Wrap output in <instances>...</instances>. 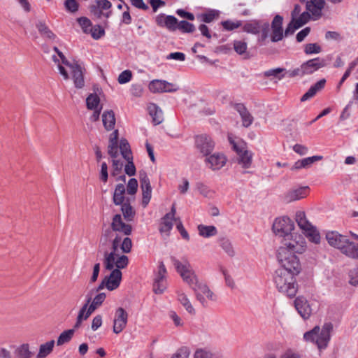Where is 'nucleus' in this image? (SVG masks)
<instances>
[{"label":"nucleus","instance_id":"obj_50","mask_svg":"<svg viewBox=\"0 0 358 358\" xmlns=\"http://www.w3.org/2000/svg\"><path fill=\"white\" fill-rule=\"evenodd\" d=\"M120 150L121 151L122 157L125 159H133L131 152L130 150V146L127 140L122 139L120 141Z\"/></svg>","mask_w":358,"mask_h":358},{"label":"nucleus","instance_id":"obj_34","mask_svg":"<svg viewBox=\"0 0 358 358\" xmlns=\"http://www.w3.org/2000/svg\"><path fill=\"white\" fill-rule=\"evenodd\" d=\"M148 110L155 124H159L163 122V112L157 104L153 103H150L148 106Z\"/></svg>","mask_w":358,"mask_h":358},{"label":"nucleus","instance_id":"obj_4","mask_svg":"<svg viewBox=\"0 0 358 358\" xmlns=\"http://www.w3.org/2000/svg\"><path fill=\"white\" fill-rule=\"evenodd\" d=\"M332 328L331 323H325L321 329L316 326L312 330L306 332L303 338L306 341L315 343L320 350L324 349L330 340Z\"/></svg>","mask_w":358,"mask_h":358},{"label":"nucleus","instance_id":"obj_46","mask_svg":"<svg viewBox=\"0 0 358 358\" xmlns=\"http://www.w3.org/2000/svg\"><path fill=\"white\" fill-rule=\"evenodd\" d=\"M74 331H75L73 329H68V330L63 331L59 336V337L57 340V345L59 346V345H62L64 343L69 342L71 340V338L74 334Z\"/></svg>","mask_w":358,"mask_h":358},{"label":"nucleus","instance_id":"obj_1","mask_svg":"<svg viewBox=\"0 0 358 358\" xmlns=\"http://www.w3.org/2000/svg\"><path fill=\"white\" fill-rule=\"evenodd\" d=\"M132 248V241L130 238H122L116 234L111 241L110 251L103 253V265L106 269L119 270L126 268L129 264L128 257L123 253H129Z\"/></svg>","mask_w":358,"mask_h":358},{"label":"nucleus","instance_id":"obj_23","mask_svg":"<svg viewBox=\"0 0 358 358\" xmlns=\"http://www.w3.org/2000/svg\"><path fill=\"white\" fill-rule=\"evenodd\" d=\"M140 180L142 189V205L145 208L149 203L152 196V187L150 179L145 173H140Z\"/></svg>","mask_w":358,"mask_h":358},{"label":"nucleus","instance_id":"obj_38","mask_svg":"<svg viewBox=\"0 0 358 358\" xmlns=\"http://www.w3.org/2000/svg\"><path fill=\"white\" fill-rule=\"evenodd\" d=\"M260 23H261V21H259V20H251V21L248 22L243 24V31L248 33V34H255V35L259 34L260 32V29H261Z\"/></svg>","mask_w":358,"mask_h":358},{"label":"nucleus","instance_id":"obj_39","mask_svg":"<svg viewBox=\"0 0 358 358\" xmlns=\"http://www.w3.org/2000/svg\"><path fill=\"white\" fill-rule=\"evenodd\" d=\"M55 343V341L51 340L43 344H41L39 347V350L36 355V358H45L53 350Z\"/></svg>","mask_w":358,"mask_h":358},{"label":"nucleus","instance_id":"obj_31","mask_svg":"<svg viewBox=\"0 0 358 358\" xmlns=\"http://www.w3.org/2000/svg\"><path fill=\"white\" fill-rule=\"evenodd\" d=\"M234 108L239 113L241 117L243 126L245 127L250 126L253 122V117L247 110L245 106L243 103H236L234 106Z\"/></svg>","mask_w":358,"mask_h":358},{"label":"nucleus","instance_id":"obj_54","mask_svg":"<svg viewBox=\"0 0 358 358\" xmlns=\"http://www.w3.org/2000/svg\"><path fill=\"white\" fill-rule=\"evenodd\" d=\"M322 52L321 46L317 43H308L304 46V52L309 55L318 54Z\"/></svg>","mask_w":358,"mask_h":358},{"label":"nucleus","instance_id":"obj_17","mask_svg":"<svg viewBox=\"0 0 358 358\" xmlns=\"http://www.w3.org/2000/svg\"><path fill=\"white\" fill-rule=\"evenodd\" d=\"M196 149L203 155H208L214 149L215 143L210 136L202 134L197 136L195 138Z\"/></svg>","mask_w":358,"mask_h":358},{"label":"nucleus","instance_id":"obj_44","mask_svg":"<svg viewBox=\"0 0 358 358\" xmlns=\"http://www.w3.org/2000/svg\"><path fill=\"white\" fill-rule=\"evenodd\" d=\"M121 210L124 220L128 222L132 221L135 215V211L133 210L131 206L127 203H124L121 204Z\"/></svg>","mask_w":358,"mask_h":358},{"label":"nucleus","instance_id":"obj_56","mask_svg":"<svg viewBox=\"0 0 358 358\" xmlns=\"http://www.w3.org/2000/svg\"><path fill=\"white\" fill-rule=\"evenodd\" d=\"M106 294L99 293L92 300L90 306L91 310L94 311L98 307H99L106 299Z\"/></svg>","mask_w":358,"mask_h":358},{"label":"nucleus","instance_id":"obj_49","mask_svg":"<svg viewBox=\"0 0 358 358\" xmlns=\"http://www.w3.org/2000/svg\"><path fill=\"white\" fill-rule=\"evenodd\" d=\"M223 29L226 31H233L243 25L241 20H224L221 22Z\"/></svg>","mask_w":358,"mask_h":358},{"label":"nucleus","instance_id":"obj_40","mask_svg":"<svg viewBox=\"0 0 358 358\" xmlns=\"http://www.w3.org/2000/svg\"><path fill=\"white\" fill-rule=\"evenodd\" d=\"M218 15L219 12L217 10H209L206 13L198 14L196 18L200 22L210 23L218 17Z\"/></svg>","mask_w":358,"mask_h":358},{"label":"nucleus","instance_id":"obj_37","mask_svg":"<svg viewBox=\"0 0 358 358\" xmlns=\"http://www.w3.org/2000/svg\"><path fill=\"white\" fill-rule=\"evenodd\" d=\"M102 122L106 130H112L115 124V117L113 111L108 110L103 112Z\"/></svg>","mask_w":358,"mask_h":358},{"label":"nucleus","instance_id":"obj_27","mask_svg":"<svg viewBox=\"0 0 358 358\" xmlns=\"http://www.w3.org/2000/svg\"><path fill=\"white\" fill-rule=\"evenodd\" d=\"M111 273L109 276L105 278L106 287L108 290H114L117 289L122 280V273L121 270L118 268L110 270Z\"/></svg>","mask_w":358,"mask_h":358},{"label":"nucleus","instance_id":"obj_29","mask_svg":"<svg viewBox=\"0 0 358 358\" xmlns=\"http://www.w3.org/2000/svg\"><path fill=\"white\" fill-rule=\"evenodd\" d=\"M90 301L91 297H88L86 300V303L80 309L76 318V324L74 325L75 329L79 328L82 322L86 320L94 312L92 310H91V308L89 306Z\"/></svg>","mask_w":358,"mask_h":358},{"label":"nucleus","instance_id":"obj_30","mask_svg":"<svg viewBox=\"0 0 358 358\" xmlns=\"http://www.w3.org/2000/svg\"><path fill=\"white\" fill-rule=\"evenodd\" d=\"M341 252L350 259H358V243L348 238Z\"/></svg>","mask_w":358,"mask_h":358},{"label":"nucleus","instance_id":"obj_19","mask_svg":"<svg viewBox=\"0 0 358 358\" xmlns=\"http://www.w3.org/2000/svg\"><path fill=\"white\" fill-rule=\"evenodd\" d=\"M176 213V208L173 204L171 207V211L166 213L161 220L159 230L162 234H165L166 236L169 235V232L173 227V221L176 220V218L175 217Z\"/></svg>","mask_w":358,"mask_h":358},{"label":"nucleus","instance_id":"obj_63","mask_svg":"<svg viewBox=\"0 0 358 358\" xmlns=\"http://www.w3.org/2000/svg\"><path fill=\"white\" fill-rule=\"evenodd\" d=\"M131 72L129 70H125L119 75L117 80L120 84H125L131 80Z\"/></svg>","mask_w":358,"mask_h":358},{"label":"nucleus","instance_id":"obj_36","mask_svg":"<svg viewBox=\"0 0 358 358\" xmlns=\"http://www.w3.org/2000/svg\"><path fill=\"white\" fill-rule=\"evenodd\" d=\"M125 187L123 184H117L115 187L113 200L115 205L119 206L124 203Z\"/></svg>","mask_w":358,"mask_h":358},{"label":"nucleus","instance_id":"obj_64","mask_svg":"<svg viewBox=\"0 0 358 358\" xmlns=\"http://www.w3.org/2000/svg\"><path fill=\"white\" fill-rule=\"evenodd\" d=\"M168 315L169 318L173 322L176 327H182L184 325L182 320L174 310L169 311Z\"/></svg>","mask_w":358,"mask_h":358},{"label":"nucleus","instance_id":"obj_58","mask_svg":"<svg viewBox=\"0 0 358 358\" xmlns=\"http://www.w3.org/2000/svg\"><path fill=\"white\" fill-rule=\"evenodd\" d=\"M64 6L65 9L70 13H76L79 8V4L76 0H65Z\"/></svg>","mask_w":358,"mask_h":358},{"label":"nucleus","instance_id":"obj_16","mask_svg":"<svg viewBox=\"0 0 358 358\" xmlns=\"http://www.w3.org/2000/svg\"><path fill=\"white\" fill-rule=\"evenodd\" d=\"M308 193V186L295 187L287 191L282 198L284 202L291 203L306 197Z\"/></svg>","mask_w":358,"mask_h":358},{"label":"nucleus","instance_id":"obj_47","mask_svg":"<svg viewBox=\"0 0 358 358\" xmlns=\"http://www.w3.org/2000/svg\"><path fill=\"white\" fill-rule=\"evenodd\" d=\"M100 99L96 94H91L86 99L87 107L90 110L101 108L99 107Z\"/></svg>","mask_w":358,"mask_h":358},{"label":"nucleus","instance_id":"obj_7","mask_svg":"<svg viewBox=\"0 0 358 358\" xmlns=\"http://www.w3.org/2000/svg\"><path fill=\"white\" fill-rule=\"evenodd\" d=\"M326 66L325 59L321 57H316L303 62L299 67L293 70H289L287 73L289 78L303 77L306 75H310L320 69Z\"/></svg>","mask_w":358,"mask_h":358},{"label":"nucleus","instance_id":"obj_52","mask_svg":"<svg viewBox=\"0 0 358 358\" xmlns=\"http://www.w3.org/2000/svg\"><path fill=\"white\" fill-rule=\"evenodd\" d=\"M53 50L55 52V54H53L52 55V60L55 62V63L58 64L59 71L61 73V75H62L64 79H65V80L69 79V74H68L67 71H66L64 67L60 64V61L62 62V59H61L60 56L59 55L58 52L57 51H55V48H53Z\"/></svg>","mask_w":358,"mask_h":358},{"label":"nucleus","instance_id":"obj_42","mask_svg":"<svg viewBox=\"0 0 358 358\" xmlns=\"http://www.w3.org/2000/svg\"><path fill=\"white\" fill-rule=\"evenodd\" d=\"M176 24V31L179 30L183 34L193 33L195 31V26L186 20L178 21L177 20Z\"/></svg>","mask_w":358,"mask_h":358},{"label":"nucleus","instance_id":"obj_18","mask_svg":"<svg viewBox=\"0 0 358 358\" xmlns=\"http://www.w3.org/2000/svg\"><path fill=\"white\" fill-rule=\"evenodd\" d=\"M149 90L153 93L173 92L178 90L174 84L163 80H154L148 85Z\"/></svg>","mask_w":358,"mask_h":358},{"label":"nucleus","instance_id":"obj_48","mask_svg":"<svg viewBox=\"0 0 358 358\" xmlns=\"http://www.w3.org/2000/svg\"><path fill=\"white\" fill-rule=\"evenodd\" d=\"M36 27L39 31V33L43 36L50 39H54L55 38V35L52 33V31L45 25V23L42 22H38L36 24Z\"/></svg>","mask_w":358,"mask_h":358},{"label":"nucleus","instance_id":"obj_20","mask_svg":"<svg viewBox=\"0 0 358 358\" xmlns=\"http://www.w3.org/2000/svg\"><path fill=\"white\" fill-rule=\"evenodd\" d=\"M283 17L280 15H276L271 22V41L272 42H278L283 38L284 32L282 29Z\"/></svg>","mask_w":358,"mask_h":358},{"label":"nucleus","instance_id":"obj_24","mask_svg":"<svg viewBox=\"0 0 358 358\" xmlns=\"http://www.w3.org/2000/svg\"><path fill=\"white\" fill-rule=\"evenodd\" d=\"M111 229L115 232L122 233L124 236L130 235L132 231L131 226L124 223L120 214L114 215L111 222Z\"/></svg>","mask_w":358,"mask_h":358},{"label":"nucleus","instance_id":"obj_14","mask_svg":"<svg viewBox=\"0 0 358 358\" xmlns=\"http://www.w3.org/2000/svg\"><path fill=\"white\" fill-rule=\"evenodd\" d=\"M167 271L163 262H160L153 283V292L156 294H162L167 288Z\"/></svg>","mask_w":358,"mask_h":358},{"label":"nucleus","instance_id":"obj_21","mask_svg":"<svg viewBox=\"0 0 358 358\" xmlns=\"http://www.w3.org/2000/svg\"><path fill=\"white\" fill-rule=\"evenodd\" d=\"M348 237L341 234L336 231H329L326 233V239L329 245L338 249L340 252L341 248L345 244Z\"/></svg>","mask_w":358,"mask_h":358},{"label":"nucleus","instance_id":"obj_61","mask_svg":"<svg viewBox=\"0 0 358 358\" xmlns=\"http://www.w3.org/2000/svg\"><path fill=\"white\" fill-rule=\"evenodd\" d=\"M138 189V181L136 178H131L129 180L127 185V192L128 194L134 195L136 193Z\"/></svg>","mask_w":358,"mask_h":358},{"label":"nucleus","instance_id":"obj_22","mask_svg":"<svg viewBox=\"0 0 358 358\" xmlns=\"http://www.w3.org/2000/svg\"><path fill=\"white\" fill-rule=\"evenodd\" d=\"M176 22L177 18L173 15L160 13L155 17V22L159 27L166 28L171 32L176 31Z\"/></svg>","mask_w":358,"mask_h":358},{"label":"nucleus","instance_id":"obj_13","mask_svg":"<svg viewBox=\"0 0 358 358\" xmlns=\"http://www.w3.org/2000/svg\"><path fill=\"white\" fill-rule=\"evenodd\" d=\"M111 6L112 4L108 0H94L89 9L92 15L98 19L102 17L108 18L111 15Z\"/></svg>","mask_w":358,"mask_h":358},{"label":"nucleus","instance_id":"obj_9","mask_svg":"<svg viewBox=\"0 0 358 358\" xmlns=\"http://www.w3.org/2000/svg\"><path fill=\"white\" fill-rule=\"evenodd\" d=\"M296 222L299 227L303 231L306 236L314 243H319L320 235L317 229L307 220L303 211H298L296 213Z\"/></svg>","mask_w":358,"mask_h":358},{"label":"nucleus","instance_id":"obj_11","mask_svg":"<svg viewBox=\"0 0 358 358\" xmlns=\"http://www.w3.org/2000/svg\"><path fill=\"white\" fill-rule=\"evenodd\" d=\"M62 59V63L69 66L72 73V78L75 87L82 88L85 85L83 69L77 62L70 63L57 48H55Z\"/></svg>","mask_w":358,"mask_h":358},{"label":"nucleus","instance_id":"obj_43","mask_svg":"<svg viewBox=\"0 0 358 358\" xmlns=\"http://www.w3.org/2000/svg\"><path fill=\"white\" fill-rule=\"evenodd\" d=\"M15 354L18 358H31L33 355L29 350V345L24 343L20 345L15 350Z\"/></svg>","mask_w":358,"mask_h":358},{"label":"nucleus","instance_id":"obj_12","mask_svg":"<svg viewBox=\"0 0 358 358\" xmlns=\"http://www.w3.org/2000/svg\"><path fill=\"white\" fill-rule=\"evenodd\" d=\"M294 225L292 220L287 217H277L272 226L273 233L280 237H286L294 230Z\"/></svg>","mask_w":358,"mask_h":358},{"label":"nucleus","instance_id":"obj_25","mask_svg":"<svg viewBox=\"0 0 358 358\" xmlns=\"http://www.w3.org/2000/svg\"><path fill=\"white\" fill-rule=\"evenodd\" d=\"M234 150L238 155V162L244 169H248L252 164V154L244 150V148L236 145L235 143L231 142Z\"/></svg>","mask_w":358,"mask_h":358},{"label":"nucleus","instance_id":"obj_15","mask_svg":"<svg viewBox=\"0 0 358 358\" xmlns=\"http://www.w3.org/2000/svg\"><path fill=\"white\" fill-rule=\"evenodd\" d=\"M128 318L129 314L122 307L115 310L113 320V331L115 334H119L126 328Z\"/></svg>","mask_w":358,"mask_h":358},{"label":"nucleus","instance_id":"obj_57","mask_svg":"<svg viewBox=\"0 0 358 358\" xmlns=\"http://www.w3.org/2000/svg\"><path fill=\"white\" fill-rule=\"evenodd\" d=\"M213 354L208 348H199L194 354V358H213Z\"/></svg>","mask_w":358,"mask_h":358},{"label":"nucleus","instance_id":"obj_41","mask_svg":"<svg viewBox=\"0 0 358 358\" xmlns=\"http://www.w3.org/2000/svg\"><path fill=\"white\" fill-rule=\"evenodd\" d=\"M287 71H286V69L284 68L271 69L264 71V76L267 78L273 77L278 80H282L285 77L286 75H287Z\"/></svg>","mask_w":358,"mask_h":358},{"label":"nucleus","instance_id":"obj_3","mask_svg":"<svg viewBox=\"0 0 358 358\" xmlns=\"http://www.w3.org/2000/svg\"><path fill=\"white\" fill-rule=\"evenodd\" d=\"M296 254V252H289L285 248L278 249L277 259L280 265L278 269H284L295 275L299 274L301 271V265Z\"/></svg>","mask_w":358,"mask_h":358},{"label":"nucleus","instance_id":"obj_33","mask_svg":"<svg viewBox=\"0 0 358 358\" xmlns=\"http://www.w3.org/2000/svg\"><path fill=\"white\" fill-rule=\"evenodd\" d=\"M326 83L325 79H321L312 85L309 90L301 97V101L304 102L313 98L317 92L322 90Z\"/></svg>","mask_w":358,"mask_h":358},{"label":"nucleus","instance_id":"obj_62","mask_svg":"<svg viewBox=\"0 0 358 358\" xmlns=\"http://www.w3.org/2000/svg\"><path fill=\"white\" fill-rule=\"evenodd\" d=\"M234 50L239 55L245 53L248 48V45L245 42L242 41H234Z\"/></svg>","mask_w":358,"mask_h":358},{"label":"nucleus","instance_id":"obj_2","mask_svg":"<svg viewBox=\"0 0 358 358\" xmlns=\"http://www.w3.org/2000/svg\"><path fill=\"white\" fill-rule=\"evenodd\" d=\"M296 275L284 269H276L273 276V280L278 291L287 297H294L298 292Z\"/></svg>","mask_w":358,"mask_h":358},{"label":"nucleus","instance_id":"obj_28","mask_svg":"<svg viewBox=\"0 0 358 358\" xmlns=\"http://www.w3.org/2000/svg\"><path fill=\"white\" fill-rule=\"evenodd\" d=\"M294 306L299 314L303 318L308 319L311 314V308L308 301L303 296H298L294 300Z\"/></svg>","mask_w":358,"mask_h":358},{"label":"nucleus","instance_id":"obj_51","mask_svg":"<svg viewBox=\"0 0 358 358\" xmlns=\"http://www.w3.org/2000/svg\"><path fill=\"white\" fill-rule=\"evenodd\" d=\"M260 35L258 38V41L259 43L264 42L266 38L268 37L269 33H270V24L268 22H262L260 23Z\"/></svg>","mask_w":358,"mask_h":358},{"label":"nucleus","instance_id":"obj_59","mask_svg":"<svg viewBox=\"0 0 358 358\" xmlns=\"http://www.w3.org/2000/svg\"><path fill=\"white\" fill-rule=\"evenodd\" d=\"M113 229H106L100 238V250H101V247L106 245L108 242L110 241V238L113 236Z\"/></svg>","mask_w":358,"mask_h":358},{"label":"nucleus","instance_id":"obj_53","mask_svg":"<svg viewBox=\"0 0 358 358\" xmlns=\"http://www.w3.org/2000/svg\"><path fill=\"white\" fill-rule=\"evenodd\" d=\"M77 21L82 28L83 31L85 34H90L92 27L90 20L86 17H80L78 18Z\"/></svg>","mask_w":358,"mask_h":358},{"label":"nucleus","instance_id":"obj_45","mask_svg":"<svg viewBox=\"0 0 358 358\" xmlns=\"http://www.w3.org/2000/svg\"><path fill=\"white\" fill-rule=\"evenodd\" d=\"M220 247L229 256L234 257L235 251L234 250L231 242L226 238H222L219 241Z\"/></svg>","mask_w":358,"mask_h":358},{"label":"nucleus","instance_id":"obj_32","mask_svg":"<svg viewBox=\"0 0 358 358\" xmlns=\"http://www.w3.org/2000/svg\"><path fill=\"white\" fill-rule=\"evenodd\" d=\"M322 159V156H312L303 158L302 159L297 160L294 162V165L291 168V170H299L301 169H308L310 168L315 162Z\"/></svg>","mask_w":358,"mask_h":358},{"label":"nucleus","instance_id":"obj_10","mask_svg":"<svg viewBox=\"0 0 358 358\" xmlns=\"http://www.w3.org/2000/svg\"><path fill=\"white\" fill-rule=\"evenodd\" d=\"M192 289L195 294L196 300L203 307L208 306V301L215 302L217 300V295L203 281H200Z\"/></svg>","mask_w":358,"mask_h":358},{"label":"nucleus","instance_id":"obj_55","mask_svg":"<svg viewBox=\"0 0 358 358\" xmlns=\"http://www.w3.org/2000/svg\"><path fill=\"white\" fill-rule=\"evenodd\" d=\"M196 189L199 192L205 197L210 198L213 196L214 192L207 185L202 182L196 183Z\"/></svg>","mask_w":358,"mask_h":358},{"label":"nucleus","instance_id":"obj_6","mask_svg":"<svg viewBox=\"0 0 358 358\" xmlns=\"http://www.w3.org/2000/svg\"><path fill=\"white\" fill-rule=\"evenodd\" d=\"M324 0H308L306 1V9L308 11L303 12L292 20L296 24V27H301L310 20V13L313 15V20H317L322 16V10L324 6Z\"/></svg>","mask_w":358,"mask_h":358},{"label":"nucleus","instance_id":"obj_35","mask_svg":"<svg viewBox=\"0 0 358 358\" xmlns=\"http://www.w3.org/2000/svg\"><path fill=\"white\" fill-rule=\"evenodd\" d=\"M199 235L203 238H210L217 234V229L213 225L199 224L197 227Z\"/></svg>","mask_w":358,"mask_h":358},{"label":"nucleus","instance_id":"obj_60","mask_svg":"<svg viewBox=\"0 0 358 358\" xmlns=\"http://www.w3.org/2000/svg\"><path fill=\"white\" fill-rule=\"evenodd\" d=\"M90 34L94 39L97 40L105 34V31L101 26L95 25L92 27V31H90Z\"/></svg>","mask_w":358,"mask_h":358},{"label":"nucleus","instance_id":"obj_26","mask_svg":"<svg viewBox=\"0 0 358 358\" xmlns=\"http://www.w3.org/2000/svg\"><path fill=\"white\" fill-rule=\"evenodd\" d=\"M205 162L210 169L215 171L220 169L225 165L227 157L222 153L215 152L208 157Z\"/></svg>","mask_w":358,"mask_h":358},{"label":"nucleus","instance_id":"obj_8","mask_svg":"<svg viewBox=\"0 0 358 358\" xmlns=\"http://www.w3.org/2000/svg\"><path fill=\"white\" fill-rule=\"evenodd\" d=\"M282 248L289 250V252L302 254L306 249V241L301 234L292 232L283 238L282 245L278 249Z\"/></svg>","mask_w":358,"mask_h":358},{"label":"nucleus","instance_id":"obj_5","mask_svg":"<svg viewBox=\"0 0 358 358\" xmlns=\"http://www.w3.org/2000/svg\"><path fill=\"white\" fill-rule=\"evenodd\" d=\"M171 259L176 271L191 289L201 281L187 259H183L182 262H180L176 257H171Z\"/></svg>","mask_w":358,"mask_h":358}]
</instances>
